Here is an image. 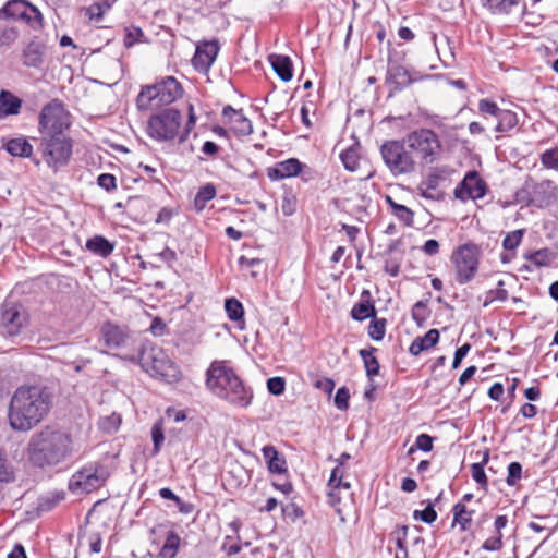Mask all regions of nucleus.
Listing matches in <instances>:
<instances>
[{
  "instance_id": "60",
  "label": "nucleus",
  "mask_w": 558,
  "mask_h": 558,
  "mask_svg": "<svg viewBox=\"0 0 558 558\" xmlns=\"http://www.w3.org/2000/svg\"><path fill=\"white\" fill-rule=\"evenodd\" d=\"M282 513L284 517L290 518L292 521H295L304 514L303 510L294 502L283 506Z\"/></svg>"
},
{
  "instance_id": "43",
  "label": "nucleus",
  "mask_w": 558,
  "mask_h": 558,
  "mask_svg": "<svg viewBox=\"0 0 558 558\" xmlns=\"http://www.w3.org/2000/svg\"><path fill=\"white\" fill-rule=\"evenodd\" d=\"M386 325L385 318H373L368 326V336L375 341H381L385 337Z\"/></svg>"
},
{
  "instance_id": "42",
  "label": "nucleus",
  "mask_w": 558,
  "mask_h": 558,
  "mask_svg": "<svg viewBox=\"0 0 558 558\" xmlns=\"http://www.w3.org/2000/svg\"><path fill=\"white\" fill-rule=\"evenodd\" d=\"M427 303L428 299L420 300L412 307V318L420 327H422L425 324L426 319L429 316Z\"/></svg>"
},
{
  "instance_id": "53",
  "label": "nucleus",
  "mask_w": 558,
  "mask_h": 558,
  "mask_svg": "<svg viewBox=\"0 0 558 558\" xmlns=\"http://www.w3.org/2000/svg\"><path fill=\"white\" fill-rule=\"evenodd\" d=\"M267 389L274 396H281L286 390V380L283 377L275 376L267 380Z\"/></svg>"
},
{
  "instance_id": "13",
  "label": "nucleus",
  "mask_w": 558,
  "mask_h": 558,
  "mask_svg": "<svg viewBox=\"0 0 558 558\" xmlns=\"http://www.w3.org/2000/svg\"><path fill=\"white\" fill-rule=\"evenodd\" d=\"M480 248L473 243L458 246L451 255L456 269V280L460 284L471 281L478 270Z\"/></svg>"
},
{
  "instance_id": "9",
  "label": "nucleus",
  "mask_w": 558,
  "mask_h": 558,
  "mask_svg": "<svg viewBox=\"0 0 558 558\" xmlns=\"http://www.w3.org/2000/svg\"><path fill=\"white\" fill-rule=\"evenodd\" d=\"M380 155L385 165L395 177L415 171L416 161L412 151L407 147L404 140L386 141L380 146Z\"/></svg>"
},
{
  "instance_id": "29",
  "label": "nucleus",
  "mask_w": 558,
  "mask_h": 558,
  "mask_svg": "<svg viewBox=\"0 0 558 558\" xmlns=\"http://www.w3.org/2000/svg\"><path fill=\"white\" fill-rule=\"evenodd\" d=\"M439 340V331L437 329L428 330L423 337L413 340L409 348L410 354L417 356L423 351L428 350L437 344Z\"/></svg>"
},
{
  "instance_id": "2",
  "label": "nucleus",
  "mask_w": 558,
  "mask_h": 558,
  "mask_svg": "<svg viewBox=\"0 0 558 558\" xmlns=\"http://www.w3.org/2000/svg\"><path fill=\"white\" fill-rule=\"evenodd\" d=\"M73 454L72 435L51 425L35 432L26 447L28 462L40 470L56 468L66 462Z\"/></svg>"
},
{
  "instance_id": "19",
  "label": "nucleus",
  "mask_w": 558,
  "mask_h": 558,
  "mask_svg": "<svg viewBox=\"0 0 558 558\" xmlns=\"http://www.w3.org/2000/svg\"><path fill=\"white\" fill-rule=\"evenodd\" d=\"M412 83L413 78L403 65L389 61L386 84L390 87V95L403 90Z\"/></svg>"
},
{
  "instance_id": "3",
  "label": "nucleus",
  "mask_w": 558,
  "mask_h": 558,
  "mask_svg": "<svg viewBox=\"0 0 558 558\" xmlns=\"http://www.w3.org/2000/svg\"><path fill=\"white\" fill-rule=\"evenodd\" d=\"M52 396L44 386L19 387L9 404L8 420L16 432H28L49 413Z\"/></svg>"
},
{
  "instance_id": "7",
  "label": "nucleus",
  "mask_w": 558,
  "mask_h": 558,
  "mask_svg": "<svg viewBox=\"0 0 558 558\" xmlns=\"http://www.w3.org/2000/svg\"><path fill=\"white\" fill-rule=\"evenodd\" d=\"M404 143L414 160L421 165H430L435 162L441 153V143L438 135L430 129H418L410 132L404 138Z\"/></svg>"
},
{
  "instance_id": "61",
  "label": "nucleus",
  "mask_w": 558,
  "mask_h": 558,
  "mask_svg": "<svg viewBox=\"0 0 558 558\" xmlns=\"http://www.w3.org/2000/svg\"><path fill=\"white\" fill-rule=\"evenodd\" d=\"M155 257L165 262L168 267H172L173 263L178 260L177 253L170 247H165L160 253L156 254Z\"/></svg>"
},
{
  "instance_id": "18",
  "label": "nucleus",
  "mask_w": 558,
  "mask_h": 558,
  "mask_svg": "<svg viewBox=\"0 0 558 558\" xmlns=\"http://www.w3.org/2000/svg\"><path fill=\"white\" fill-rule=\"evenodd\" d=\"M219 52V45L217 40L206 41L196 47L192 64L198 72H207L211 64L215 62Z\"/></svg>"
},
{
  "instance_id": "23",
  "label": "nucleus",
  "mask_w": 558,
  "mask_h": 558,
  "mask_svg": "<svg viewBox=\"0 0 558 558\" xmlns=\"http://www.w3.org/2000/svg\"><path fill=\"white\" fill-rule=\"evenodd\" d=\"M444 177L438 169L430 171L426 178L417 186L418 193L422 197L432 201H439L442 198L441 192L438 191L440 181Z\"/></svg>"
},
{
  "instance_id": "50",
  "label": "nucleus",
  "mask_w": 558,
  "mask_h": 558,
  "mask_svg": "<svg viewBox=\"0 0 558 558\" xmlns=\"http://www.w3.org/2000/svg\"><path fill=\"white\" fill-rule=\"evenodd\" d=\"M350 391L345 386L340 387L335 396V405L340 411L349 409Z\"/></svg>"
},
{
  "instance_id": "14",
  "label": "nucleus",
  "mask_w": 558,
  "mask_h": 558,
  "mask_svg": "<svg viewBox=\"0 0 558 558\" xmlns=\"http://www.w3.org/2000/svg\"><path fill=\"white\" fill-rule=\"evenodd\" d=\"M0 19L24 21L32 28L37 29L43 24L39 10L25 0H10L0 9Z\"/></svg>"
},
{
  "instance_id": "25",
  "label": "nucleus",
  "mask_w": 558,
  "mask_h": 558,
  "mask_svg": "<svg viewBox=\"0 0 558 558\" xmlns=\"http://www.w3.org/2000/svg\"><path fill=\"white\" fill-rule=\"evenodd\" d=\"M23 101L12 92L2 89L0 92V119L9 116H16L22 109Z\"/></svg>"
},
{
  "instance_id": "64",
  "label": "nucleus",
  "mask_w": 558,
  "mask_h": 558,
  "mask_svg": "<svg viewBox=\"0 0 558 558\" xmlns=\"http://www.w3.org/2000/svg\"><path fill=\"white\" fill-rule=\"evenodd\" d=\"M299 175L301 177V180L303 182H311V181L317 179L318 173L315 169L308 167L307 165L302 163V171L299 172Z\"/></svg>"
},
{
  "instance_id": "57",
  "label": "nucleus",
  "mask_w": 558,
  "mask_h": 558,
  "mask_svg": "<svg viewBox=\"0 0 558 558\" xmlns=\"http://www.w3.org/2000/svg\"><path fill=\"white\" fill-rule=\"evenodd\" d=\"M521 474L522 465L519 462H511L508 465L507 483L509 485H515L517 482L521 478Z\"/></svg>"
},
{
  "instance_id": "46",
  "label": "nucleus",
  "mask_w": 558,
  "mask_h": 558,
  "mask_svg": "<svg viewBox=\"0 0 558 558\" xmlns=\"http://www.w3.org/2000/svg\"><path fill=\"white\" fill-rule=\"evenodd\" d=\"M541 163L546 169L558 170V146L541 154Z\"/></svg>"
},
{
  "instance_id": "54",
  "label": "nucleus",
  "mask_w": 558,
  "mask_h": 558,
  "mask_svg": "<svg viewBox=\"0 0 558 558\" xmlns=\"http://www.w3.org/2000/svg\"><path fill=\"white\" fill-rule=\"evenodd\" d=\"M508 523V519L506 515H498L496 519H495V529L497 531V533L499 534L498 537L494 538L493 541H490V550H497L501 547V534H500V530L502 527H505Z\"/></svg>"
},
{
  "instance_id": "36",
  "label": "nucleus",
  "mask_w": 558,
  "mask_h": 558,
  "mask_svg": "<svg viewBox=\"0 0 558 558\" xmlns=\"http://www.w3.org/2000/svg\"><path fill=\"white\" fill-rule=\"evenodd\" d=\"M217 191L213 183H207L199 187L194 198V208L196 211H202L207 203L216 197Z\"/></svg>"
},
{
  "instance_id": "56",
  "label": "nucleus",
  "mask_w": 558,
  "mask_h": 558,
  "mask_svg": "<svg viewBox=\"0 0 558 558\" xmlns=\"http://www.w3.org/2000/svg\"><path fill=\"white\" fill-rule=\"evenodd\" d=\"M144 32L140 27H133L132 29H128L124 35V46L125 47H132L135 43L142 41V38H144Z\"/></svg>"
},
{
  "instance_id": "34",
  "label": "nucleus",
  "mask_w": 558,
  "mask_h": 558,
  "mask_svg": "<svg viewBox=\"0 0 558 558\" xmlns=\"http://www.w3.org/2000/svg\"><path fill=\"white\" fill-rule=\"evenodd\" d=\"M181 538L179 534L171 530L167 533L166 541L160 548L159 556L161 558H174L180 548Z\"/></svg>"
},
{
  "instance_id": "20",
  "label": "nucleus",
  "mask_w": 558,
  "mask_h": 558,
  "mask_svg": "<svg viewBox=\"0 0 558 558\" xmlns=\"http://www.w3.org/2000/svg\"><path fill=\"white\" fill-rule=\"evenodd\" d=\"M302 171V162L298 158H289L275 163L267 169V175L272 181L299 175Z\"/></svg>"
},
{
  "instance_id": "28",
  "label": "nucleus",
  "mask_w": 558,
  "mask_h": 558,
  "mask_svg": "<svg viewBox=\"0 0 558 558\" xmlns=\"http://www.w3.org/2000/svg\"><path fill=\"white\" fill-rule=\"evenodd\" d=\"M554 258V254L549 248H541L534 252L524 254V259L529 262L523 267L527 271H533L534 268L548 266Z\"/></svg>"
},
{
  "instance_id": "15",
  "label": "nucleus",
  "mask_w": 558,
  "mask_h": 558,
  "mask_svg": "<svg viewBox=\"0 0 558 558\" xmlns=\"http://www.w3.org/2000/svg\"><path fill=\"white\" fill-rule=\"evenodd\" d=\"M47 52L48 45L46 39L35 35L22 46L19 60L27 69L41 70L46 63Z\"/></svg>"
},
{
  "instance_id": "49",
  "label": "nucleus",
  "mask_w": 558,
  "mask_h": 558,
  "mask_svg": "<svg viewBox=\"0 0 558 558\" xmlns=\"http://www.w3.org/2000/svg\"><path fill=\"white\" fill-rule=\"evenodd\" d=\"M523 233V230H514L508 233L502 241V246L505 247V250L513 251L514 248H517L522 241Z\"/></svg>"
},
{
  "instance_id": "59",
  "label": "nucleus",
  "mask_w": 558,
  "mask_h": 558,
  "mask_svg": "<svg viewBox=\"0 0 558 558\" xmlns=\"http://www.w3.org/2000/svg\"><path fill=\"white\" fill-rule=\"evenodd\" d=\"M506 381L508 383V387H507V399H508V402L501 407L500 409V412L502 414H505L509 407L511 405L513 399H514V396H515V389H517V386H518V379L517 378H513L511 381H509V379H506Z\"/></svg>"
},
{
  "instance_id": "12",
  "label": "nucleus",
  "mask_w": 558,
  "mask_h": 558,
  "mask_svg": "<svg viewBox=\"0 0 558 558\" xmlns=\"http://www.w3.org/2000/svg\"><path fill=\"white\" fill-rule=\"evenodd\" d=\"M557 185L551 180L536 182L527 178L522 187L515 193V201L520 204L534 205L543 208L556 198Z\"/></svg>"
},
{
  "instance_id": "6",
  "label": "nucleus",
  "mask_w": 558,
  "mask_h": 558,
  "mask_svg": "<svg viewBox=\"0 0 558 558\" xmlns=\"http://www.w3.org/2000/svg\"><path fill=\"white\" fill-rule=\"evenodd\" d=\"M183 87L173 76H166L151 85H144L136 98V107L140 111L157 109L168 106L181 98Z\"/></svg>"
},
{
  "instance_id": "26",
  "label": "nucleus",
  "mask_w": 558,
  "mask_h": 558,
  "mask_svg": "<svg viewBox=\"0 0 558 558\" xmlns=\"http://www.w3.org/2000/svg\"><path fill=\"white\" fill-rule=\"evenodd\" d=\"M66 497V493L63 489L52 490L40 495L37 498L36 511L38 514L49 512L53 510L61 501Z\"/></svg>"
},
{
  "instance_id": "40",
  "label": "nucleus",
  "mask_w": 558,
  "mask_h": 558,
  "mask_svg": "<svg viewBox=\"0 0 558 558\" xmlns=\"http://www.w3.org/2000/svg\"><path fill=\"white\" fill-rule=\"evenodd\" d=\"M488 463V449H485L483 451V457H482V461L481 462H477V463H473L471 465V471H472V477L473 480L480 484L481 486H485L486 483H487V477H486V474H485V471H484V464H487Z\"/></svg>"
},
{
  "instance_id": "8",
  "label": "nucleus",
  "mask_w": 558,
  "mask_h": 558,
  "mask_svg": "<svg viewBox=\"0 0 558 558\" xmlns=\"http://www.w3.org/2000/svg\"><path fill=\"white\" fill-rule=\"evenodd\" d=\"M181 125V111L173 107L165 108L149 117L146 133L157 142H170L179 135Z\"/></svg>"
},
{
  "instance_id": "52",
  "label": "nucleus",
  "mask_w": 558,
  "mask_h": 558,
  "mask_svg": "<svg viewBox=\"0 0 558 558\" xmlns=\"http://www.w3.org/2000/svg\"><path fill=\"white\" fill-rule=\"evenodd\" d=\"M518 4L519 0H490V10L493 12L509 13Z\"/></svg>"
},
{
  "instance_id": "35",
  "label": "nucleus",
  "mask_w": 558,
  "mask_h": 558,
  "mask_svg": "<svg viewBox=\"0 0 558 558\" xmlns=\"http://www.w3.org/2000/svg\"><path fill=\"white\" fill-rule=\"evenodd\" d=\"M452 512V525L459 524L462 531L469 530L472 520L471 517L475 512V510H469L463 502H458L453 506Z\"/></svg>"
},
{
  "instance_id": "38",
  "label": "nucleus",
  "mask_w": 558,
  "mask_h": 558,
  "mask_svg": "<svg viewBox=\"0 0 558 558\" xmlns=\"http://www.w3.org/2000/svg\"><path fill=\"white\" fill-rule=\"evenodd\" d=\"M20 37V31L14 26L0 25V51L9 49Z\"/></svg>"
},
{
  "instance_id": "48",
  "label": "nucleus",
  "mask_w": 558,
  "mask_h": 558,
  "mask_svg": "<svg viewBox=\"0 0 558 558\" xmlns=\"http://www.w3.org/2000/svg\"><path fill=\"white\" fill-rule=\"evenodd\" d=\"M120 424H121V416L117 413H112L111 415L101 417L100 423H99L100 428L107 433L116 432L119 428Z\"/></svg>"
},
{
  "instance_id": "21",
  "label": "nucleus",
  "mask_w": 558,
  "mask_h": 558,
  "mask_svg": "<svg viewBox=\"0 0 558 558\" xmlns=\"http://www.w3.org/2000/svg\"><path fill=\"white\" fill-rule=\"evenodd\" d=\"M518 119L514 112L501 110L496 104L490 102V125L498 133H504L515 126Z\"/></svg>"
},
{
  "instance_id": "37",
  "label": "nucleus",
  "mask_w": 558,
  "mask_h": 558,
  "mask_svg": "<svg viewBox=\"0 0 558 558\" xmlns=\"http://www.w3.org/2000/svg\"><path fill=\"white\" fill-rule=\"evenodd\" d=\"M225 311L230 320L244 324V308L235 298H228L225 301Z\"/></svg>"
},
{
  "instance_id": "44",
  "label": "nucleus",
  "mask_w": 558,
  "mask_h": 558,
  "mask_svg": "<svg viewBox=\"0 0 558 558\" xmlns=\"http://www.w3.org/2000/svg\"><path fill=\"white\" fill-rule=\"evenodd\" d=\"M415 520H421L424 523L432 524L437 520V512L435 510V502L428 500L427 506L423 510H415L413 512Z\"/></svg>"
},
{
  "instance_id": "22",
  "label": "nucleus",
  "mask_w": 558,
  "mask_h": 558,
  "mask_svg": "<svg viewBox=\"0 0 558 558\" xmlns=\"http://www.w3.org/2000/svg\"><path fill=\"white\" fill-rule=\"evenodd\" d=\"M351 317L354 320L363 322L367 318H375L377 311L372 299V294L368 290H363L359 302H356L351 308Z\"/></svg>"
},
{
  "instance_id": "41",
  "label": "nucleus",
  "mask_w": 558,
  "mask_h": 558,
  "mask_svg": "<svg viewBox=\"0 0 558 558\" xmlns=\"http://www.w3.org/2000/svg\"><path fill=\"white\" fill-rule=\"evenodd\" d=\"M340 160L342 161L344 169L350 172L356 171L360 167L357 151L352 147L347 148L340 154Z\"/></svg>"
},
{
  "instance_id": "31",
  "label": "nucleus",
  "mask_w": 558,
  "mask_h": 558,
  "mask_svg": "<svg viewBox=\"0 0 558 558\" xmlns=\"http://www.w3.org/2000/svg\"><path fill=\"white\" fill-rule=\"evenodd\" d=\"M5 150L13 157L32 158L33 146L24 137L11 138L4 144Z\"/></svg>"
},
{
  "instance_id": "11",
  "label": "nucleus",
  "mask_w": 558,
  "mask_h": 558,
  "mask_svg": "<svg viewBox=\"0 0 558 558\" xmlns=\"http://www.w3.org/2000/svg\"><path fill=\"white\" fill-rule=\"evenodd\" d=\"M109 477L110 471L106 464L92 462L70 477L68 489L73 494L90 493L102 487Z\"/></svg>"
},
{
  "instance_id": "5",
  "label": "nucleus",
  "mask_w": 558,
  "mask_h": 558,
  "mask_svg": "<svg viewBox=\"0 0 558 558\" xmlns=\"http://www.w3.org/2000/svg\"><path fill=\"white\" fill-rule=\"evenodd\" d=\"M123 360L130 362H138L142 367L153 377L159 378L167 383L178 381L181 378V371L161 349L144 347L137 349V353H126Z\"/></svg>"
},
{
  "instance_id": "27",
  "label": "nucleus",
  "mask_w": 558,
  "mask_h": 558,
  "mask_svg": "<svg viewBox=\"0 0 558 558\" xmlns=\"http://www.w3.org/2000/svg\"><path fill=\"white\" fill-rule=\"evenodd\" d=\"M272 70L283 82H289L293 77V63L290 57L283 54H271L269 57Z\"/></svg>"
},
{
  "instance_id": "55",
  "label": "nucleus",
  "mask_w": 558,
  "mask_h": 558,
  "mask_svg": "<svg viewBox=\"0 0 558 558\" xmlns=\"http://www.w3.org/2000/svg\"><path fill=\"white\" fill-rule=\"evenodd\" d=\"M97 184L105 191L111 192L117 189V179L111 173H101L97 178Z\"/></svg>"
},
{
  "instance_id": "58",
  "label": "nucleus",
  "mask_w": 558,
  "mask_h": 558,
  "mask_svg": "<svg viewBox=\"0 0 558 558\" xmlns=\"http://www.w3.org/2000/svg\"><path fill=\"white\" fill-rule=\"evenodd\" d=\"M14 481V475L11 466L9 465L5 458L0 453V482L9 483Z\"/></svg>"
},
{
  "instance_id": "32",
  "label": "nucleus",
  "mask_w": 558,
  "mask_h": 558,
  "mask_svg": "<svg viewBox=\"0 0 558 558\" xmlns=\"http://www.w3.org/2000/svg\"><path fill=\"white\" fill-rule=\"evenodd\" d=\"M86 248L100 257H108L113 252L114 244L102 235H95L87 240Z\"/></svg>"
},
{
  "instance_id": "24",
  "label": "nucleus",
  "mask_w": 558,
  "mask_h": 558,
  "mask_svg": "<svg viewBox=\"0 0 558 558\" xmlns=\"http://www.w3.org/2000/svg\"><path fill=\"white\" fill-rule=\"evenodd\" d=\"M263 457L266 461L268 471L270 473L283 474L287 473V461L277 448L272 445H266L262 449Z\"/></svg>"
},
{
  "instance_id": "45",
  "label": "nucleus",
  "mask_w": 558,
  "mask_h": 558,
  "mask_svg": "<svg viewBox=\"0 0 558 558\" xmlns=\"http://www.w3.org/2000/svg\"><path fill=\"white\" fill-rule=\"evenodd\" d=\"M434 437L428 434H420L415 442L408 450V454L414 453L416 450H422L424 452H429L433 450Z\"/></svg>"
},
{
  "instance_id": "39",
  "label": "nucleus",
  "mask_w": 558,
  "mask_h": 558,
  "mask_svg": "<svg viewBox=\"0 0 558 558\" xmlns=\"http://www.w3.org/2000/svg\"><path fill=\"white\" fill-rule=\"evenodd\" d=\"M231 130L238 136H247L253 133V125L251 120L244 116L242 111L235 119L232 120Z\"/></svg>"
},
{
  "instance_id": "16",
  "label": "nucleus",
  "mask_w": 558,
  "mask_h": 558,
  "mask_svg": "<svg viewBox=\"0 0 558 558\" xmlns=\"http://www.w3.org/2000/svg\"><path fill=\"white\" fill-rule=\"evenodd\" d=\"M25 320V313L21 305L14 303H5L2 305L0 325L3 333L10 337L19 335Z\"/></svg>"
},
{
  "instance_id": "47",
  "label": "nucleus",
  "mask_w": 558,
  "mask_h": 558,
  "mask_svg": "<svg viewBox=\"0 0 558 558\" xmlns=\"http://www.w3.org/2000/svg\"><path fill=\"white\" fill-rule=\"evenodd\" d=\"M151 439H153V453H159L161 446L165 441L163 428L160 423H156L151 427Z\"/></svg>"
},
{
  "instance_id": "63",
  "label": "nucleus",
  "mask_w": 558,
  "mask_h": 558,
  "mask_svg": "<svg viewBox=\"0 0 558 558\" xmlns=\"http://www.w3.org/2000/svg\"><path fill=\"white\" fill-rule=\"evenodd\" d=\"M314 386L317 389H320V390L325 391L326 393L331 395L335 389L336 384L331 378L323 377V378L317 379L315 381Z\"/></svg>"
},
{
  "instance_id": "62",
  "label": "nucleus",
  "mask_w": 558,
  "mask_h": 558,
  "mask_svg": "<svg viewBox=\"0 0 558 558\" xmlns=\"http://www.w3.org/2000/svg\"><path fill=\"white\" fill-rule=\"evenodd\" d=\"M470 349L471 345L469 343H464L456 350L452 361V368H458L461 365L462 360L466 356Z\"/></svg>"
},
{
  "instance_id": "17",
  "label": "nucleus",
  "mask_w": 558,
  "mask_h": 558,
  "mask_svg": "<svg viewBox=\"0 0 558 558\" xmlns=\"http://www.w3.org/2000/svg\"><path fill=\"white\" fill-rule=\"evenodd\" d=\"M485 193L486 184L476 171L468 172L454 189V196L463 202L481 198Z\"/></svg>"
},
{
  "instance_id": "33",
  "label": "nucleus",
  "mask_w": 558,
  "mask_h": 558,
  "mask_svg": "<svg viewBox=\"0 0 558 558\" xmlns=\"http://www.w3.org/2000/svg\"><path fill=\"white\" fill-rule=\"evenodd\" d=\"M376 348L371 347L369 349H361L359 351L360 356L364 362V367L366 375L369 379H373L374 376L379 374L380 365L376 356H374V352H376Z\"/></svg>"
},
{
  "instance_id": "1",
  "label": "nucleus",
  "mask_w": 558,
  "mask_h": 558,
  "mask_svg": "<svg viewBox=\"0 0 558 558\" xmlns=\"http://www.w3.org/2000/svg\"><path fill=\"white\" fill-rule=\"evenodd\" d=\"M71 126L70 114L59 99L46 104L38 117L39 137L37 150L45 163L57 172L65 167L72 157L74 142L68 134Z\"/></svg>"
},
{
  "instance_id": "4",
  "label": "nucleus",
  "mask_w": 558,
  "mask_h": 558,
  "mask_svg": "<svg viewBox=\"0 0 558 558\" xmlns=\"http://www.w3.org/2000/svg\"><path fill=\"white\" fill-rule=\"evenodd\" d=\"M206 387L218 398L238 408H247L253 390L225 361H214L206 371Z\"/></svg>"
},
{
  "instance_id": "10",
  "label": "nucleus",
  "mask_w": 558,
  "mask_h": 558,
  "mask_svg": "<svg viewBox=\"0 0 558 558\" xmlns=\"http://www.w3.org/2000/svg\"><path fill=\"white\" fill-rule=\"evenodd\" d=\"M100 341L109 350L119 351L116 356L123 359L126 353H137L143 345L131 335L126 326H120L112 322H105L100 327Z\"/></svg>"
},
{
  "instance_id": "51",
  "label": "nucleus",
  "mask_w": 558,
  "mask_h": 558,
  "mask_svg": "<svg viewBox=\"0 0 558 558\" xmlns=\"http://www.w3.org/2000/svg\"><path fill=\"white\" fill-rule=\"evenodd\" d=\"M112 5V1L102 0L101 2L94 3L88 8V13L90 19H95L97 21L101 20L106 10H109Z\"/></svg>"
},
{
  "instance_id": "30",
  "label": "nucleus",
  "mask_w": 558,
  "mask_h": 558,
  "mask_svg": "<svg viewBox=\"0 0 558 558\" xmlns=\"http://www.w3.org/2000/svg\"><path fill=\"white\" fill-rule=\"evenodd\" d=\"M385 202L391 209L392 215L405 227L414 225V211L405 205L397 203L390 195L385 196Z\"/></svg>"
}]
</instances>
